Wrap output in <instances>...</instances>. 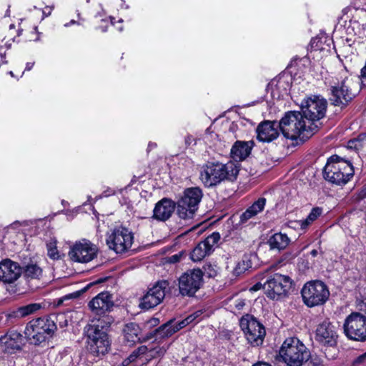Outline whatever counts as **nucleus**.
<instances>
[{"label":"nucleus","mask_w":366,"mask_h":366,"mask_svg":"<svg viewBox=\"0 0 366 366\" xmlns=\"http://www.w3.org/2000/svg\"><path fill=\"white\" fill-rule=\"evenodd\" d=\"M41 308V305L39 303H31L25 306H22L17 309L16 315L20 317H24L34 313Z\"/></svg>","instance_id":"obj_31"},{"label":"nucleus","mask_w":366,"mask_h":366,"mask_svg":"<svg viewBox=\"0 0 366 366\" xmlns=\"http://www.w3.org/2000/svg\"><path fill=\"white\" fill-rule=\"evenodd\" d=\"M257 215V214L254 212L252 209H250L249 207L247 208L246 209V211L244 212H243L241 216H240V222L241 223H245L247 222L248 220L254 218V217H256Z\"/></svg>","instance_id":"obj_40"},{"label":"nucleus","mask_w":366,"mask_h":366,"mask_svg":"<svg viewBox=\"0 0 366 366\" xmlns=\"http://www.w3.org/2000/svg\"><path fill=\"white\" fill-rule=\"evenodd\" d=\"M168 287V281L157 282L142 297L139 306L144 310H149L157 306L164 300Z\"/></svg>","instance_id":"obj_15"},{"label":"nucleus","mask_w":366,"mask_h":366,"mask_svg":"<svg viewBox=\"0 0 366 366\" xmlns=\"http://www.w3.org/2000/svg\"><path fill=\"white\" fill-rule=\"evenodd\" d=\"M189 325L188 322V320L187 318L182 320V321H179V322H174V327L176 332H178L181 329L185 327L187 325Z\"/></svg>","instance_id":"obj_42"},{"label":"nucleus","mask_w":366,"mask_h":366,"mask_svg":"<svg viewBox=\"0 0 366 366\" xmlns=\"http://www.w3.org/2000/svg\"><path fill=\"white\" fill-rule=\"evenodd\" d=\"M252 366H271V365L264 362H258L254 364Z\"/></svg>","instance_id":"obj_48"},{"label":"nucleus","mask_w":366,"mask_h":366,"mask_svg":"<svg viewBox=\"0 0 366 366\" xmlns=\"http://www.w3.org/2000/svg\"><path fill=\"white\" fill-rule=\"evenodd\" d=\"M203 282V272L199 269H189L179 278V292L182 295L193 296Z\"/></svg>","instance_id":"obj_13"},{"label":"nucleus","mask_w":366,"mask_h":366,"mask_svg":"<svg viewBox=\"0 0 366 366\" xmlns=\"http://www.w3.org/2000/svg\"><path fill=\"white\" fill-rule=\"evenodd\" d=\"M97 252L98 249L94 244L83 239L71 247L69 256L74 262H89L97 257Z\"/></svg>","instance_id":"obj_16"},{"label":"nucleus","mask_w":366,"mask_h":366,"mask_svg":"<svg viewBox=\"0 0 366 366\" xmlns=\"http://www.w3.org/2000/svg\"><path fill=\"white\" fill-rule=\"evenodd\" d=\"M266 204V199L264 197L259 198L257 201H255L249 208L252 209L254 212H255L257 214L262 212Z\"/></svg>","instance_id":"obj_37"},{"label":"nucleus","mask_w":366,"mask_h":366,"mask_svg":"<svg viewBox=\"0 0 366 366\" xmlns=\"http://www.w3.org/2000/svg\"><path fill=\"white\" fill-rule=\"evenodd\" d=\"M240 327L249 343L258 346L263 342L265 336L264 326L254 317L247 315L240 320Z\"/></svg>","instance_id":"obj_12"},{"label":"nucleus","mask_w":366,"mask_h":366,"mask_svg":"<svg viewBox=\"0 0 366 366\" xmlns=\"http://www.w3.org/2000/svg\"><path fill=\"white\" fill-rule=\"evenodd\" d=\"M22 273L19 264L9 259L0 262V281L12 283L17 280Z\"/></svg>","instance_id":"obj_19"},{"label":"nucleus","mask_w":366,"mask_h":366,"mask_svg":"<svg viewBox=\"0 0 366 366\" xmlns=\"http://www.w3.org/2000/svg\"><path fill=\"white\" fill-rule=\"evenodd\" d=\"M21 32H22V29H18V31H17V35H18V36H20V35L21 34Z\"/></svg>","instance_id":"obj_57"},{"label":"nucleus","mask_w":366,"mask_h":366,"mask_svg":"<svg viewBox=\"0 0 366 366\" xmlns=\"http://www.w3.org/2000/svg\"><path fill=\"white\" fill-rule=\"evenodd\" d=\"M252 267L251 261L247 256H244L241 260L237 262L232 273L234 276H239Z\"/></svg>","instance_id":"obj_32"},{"label":"nucleus","mask_w":366,"mask_h":366,"mask_svg":"<svg viewBox=\"0 0 366 366\" xmlns=\"http://www.w3.org/2000/svg\"><path fill=\"white\" fill-rule=\"evenodd\" d=\"M114 319L110 315H103L97 320H93L92 322L87 325L84 328L92 330L97 329L98 332H107L112 324L114 322Z\"/></svg>","instance_id":"obj_27"},{"label":"nucleus","mask_w":366,"mask_h":366,"mask_svg":"<svg viewBox=\"0 0 366 366\" xmlns=\"http://www.w3.org/2000/svg\"><path fill=\"white\" fill-rule=\"evenodd\" d=\"M259 289V285L258 284L254 285L252 288H251V290H253V291H257Z\"/></svg>","instance_id":"obj_51"},{"label":"nucleus","mask_w":366,"mask_h":366,"mask_svg":"<svg viewBox=\"0 0 366 366\" xmlns=\"http://www.w3.org/2000/svg\"><path fill=\"white\" fill-rule=\"evenodd\" d=\"M9 29H15V26H14V24H11V25L9 26Z\"/></svg>","instance_id":"obj_58"},{"label":"nucleus","mask_w":366,"mask_h":366,"mask_svg":"<svg viewBox=\"0 0 366 366\" xmlns=\"http://www.w3.org/2000/svg\"><path fill=\"white\" fill-rule=\"evenodd\" d=\"M279 127L285 138L304 140L313 135L318 126L309 124L300 112H289L281 119Z\"/></svg>","instance_id":"obj_1"},{"label":"nucleus","mask_w":366,"mask_h":366,"mask_svg":"<svg viewBox=\"0 0 366 366\" xmlns=\"http://www.w3.org/2000/svg\"><path fill=\"white\" fill-rule=\"evenodd\" d=\"M310 254H312V257H316L317 255L318 252H317V250L313 249L311 251Z\"/></svg>","instance_id":"obj_52"},{"label":"nucleus","mask_w":366,"mask_h":366,"mask_svg":"<svg viewBox=\"0 0 366 366\" xmlns=\"http://www.w3.org/2000/svg\"><path fill=\"white\" fill-rule=\"evenodd\" d=\"M176 204L171 199L164 198L158 202L153 210V217L157 220L166 221L173 214Z\"/></svg>","instance_id":"obj_22"},{"label":"nucleus","mask_w":366,"mask_h":366,"mask_svg":"<svg viewBox=\"0 0 366 366\" xmlns=\"http://www.w3.org/2000/svg\"><path fill=\"white\" fill-rule=\"evenodd\" d=\"M11 44L10 42V39H6V38H4L3 39L0 40V48H6L9 49Z\"/></svg>","instance_id":"obj_44"},{"label":"nucleus","mask_w":366,"mask_h":366,"mask_svg":"<svg viewBox=\"0 0 366 366\" xmlns=\"http://www.w3.org/2000/svg\"><path fill=\"white\" fill-rule=\"evenodd\" d=\"M292 280L289 276L274 274L264 284L267 296L271 299H277L285 296L292 287Z\"/></svg>","instance_id":"obj_14"},{"label":"nucleus","mask_w":366,"mask_h":366,"mask_svg":"<svg viewBox=\"0 0 366 366\" xmlns=\"http://www.w3.org/2000/svg\"><path fill=\"white\" fill-rule=\"evenodd\" d=\"M47 255L52 259H58L60 257L59 252L56 245V241H51L46 244Z\"/></svg>","instance_id":"obj_36"},{"label":"nucleus","mask_w":366,"mask_h":366,"mask_svg":"<svg viewBox=\"0 0 366 366\" xmlns=\"http://www.w3.org/2000/svg\"><path fill=\"white\" fill-rule=\"evenodd\" d=\"M322 214V209L320 207H315L312 209L307 217L300 222L302 228H305L310 225L312 222L316 220Z\"/></svg>","instance_id":"obj_33"},{"label":"nucleus","mask_w":366,"mask_h":366,"mask_svg":"<svg viewBox=\"0 0 366 366\" xmlns=\"http://www.w3.org/2000/svg\"><path fill=\"white\" fill-rule=\"evenodd\" d=\"M290 239L286 234L275 233L267 240V244L271 250L281 251L285 249L290 244Z\"/></svg>","instance_id":"obj_26"},{"label":"nucleus","mask_w":366,"mask_h":366,"mask_svg":"<svg viewBox=\"0 0 366 366\" xmlns=\"http://www.w3.org/2000/svg\"><path fill=\"white\" fill-rule=\"evenodd\" d=\"M212 250L203 242H200L191 253V259L194 262H199L209 254Z\"/></svg>","instance_id":"obj_29"},{"label":"nucleus","mask_w":366,"mask_h":366,"mask_svg":"<svg viewBox=\"0 0 366 366\" xmlns=\"http://www.w3.org/2000/svg\"><path fill=\"white\" fill-rule=\"evenodd\" d=\"M220 239L219 233L214 232L208 236L203 242L213 250V247L218 242Z\"/></svg>","instance_id":"obj_38"},{"label":"nucleus","mask_w":366,"mask_h":366,"mask_svg":"<svg viewBox=\"0 0 366 366\" xmlns=\"http://www.w3.org/2000/svg\"><path fill=\"white\" fill-rule=\"evenodd\" d=\"M344 332L350 340H366V316L360 312H352L345 320Z\"/></svg>","instance_id":"obj_10"},{"label":"nucleus","mask_w":366,"mask_h":366,"mask_svg":"<svg viewBox=\"0 0 366 366\" xmlns=\"http://www.w3.org/2000/svg\"><path fill=\"white\" fill-rule=\"evenodd\" d=\"M203 197L199 187L186 189L177 203V214L182 219H191L198 209L199 204Z\"/></svg>","instance_id":"obj_6"},{"label":"nucleus","mask_w":366,"mask_h":366,"mask_svg":"<svg viewBox=\"0 0 366 366\" xmlns=\"http://www.w3.org/2000/svg\"><path fill=\"white\" fill-rule=\"evenodd\" d=\"M280 357L288 366H318L308 361L310 352L305 345L296 337L286 339L280 350Z\"/></svg>","instance_id":"obj_3"},{"label":"nucleus","mask_w":366,"mask_h":366,"mask_svg":"<svg viewBox=\"0 0 366 366\" xmlns=\"http://www.w3.org/2000/svg\"><path fill=\"white\" fill-rule=\"evenodd\" d=\"M358 197L360 199H364L366 197V186L359 192Z\"/></svg>","instance_id":"obj_47"},{"label":"nucleus","mask_w":366,"mask_h":366,"mask_svg":"<svg viewBox=\"0 0 366 366\" xmlns=\"http://www.w3.org/2000/svg\"><path fill=\"white\" fill-rule=\"evenodd\" d=\"M56 329L54 321L47 317H39L27 324L24 333L33 344L39 345L52 337Z\"/></svg>","instance_id":"obj_5"},{"label":"nucleus","mask_w":366,"mask_h":366,"mask_svg":"<svg viewBox=\"0 0 366 366\" xmlns=\"http://www.w3.org/2000/svg\"><path fill=\"white\" fill-rule=\"evenodd\" d=\"M148 351L146 346H140L135 350L127 359L122 362L124 366L129 365L131 362H134L140 355L145 354Z\"/></svg>","instance_id":"obj_35"},{"label":"nucleus","mask_w":366,"mask_h":366,"mask_svg":"<svg viewBox=\"0 0 366 366\" xmlns=\"http://www.w3.org/2000/svg\"><path fill=\"white\" fill-rule=\"evenodd\" d=\"M279 123L264 121L257 128V139L263 142H270L279 136Z\"/></svg>","instance_id":"obj_21"},{"label":"nucleus","mask_w":366,"mask_h":366,"mask_svg":"<svg viewBox=\"0 0 366 366\" xmlns=\"http://www.w3.org/2000/svg\"><path fill=\"white\" fill-rule=\"evenodd\" d=\"M337 331L335 327L328 320L320 323L315 333V340L325 346H333L337 342Z\"/></svg>","instance_id":"obj_18"},{"label":"nucleus","mask_w":366,"mask_h":366,"mask_svg":"<svg viewBox=\"0 0 366 366\" xmlns=\"http://www.w3.org/2000/svg\"><path fill=\"white\" fill-rule=\"evenodd\" d=\"M282 83H284L281 79H280L277 81V86H280V84H282Z\"/></svg>","instance_id":"obj_56"},{"label":"nucleus","mask_w":366,"mask_h":366,"mask_svg":"<svg viewBox=\"0 0 366 366\" xmlns=\"http://www.w3.org/2000/svg\"><path fill=\"white\" fill-rule=\"evenodd\" d=\"M1 342L4 344V350L8 353H13L20 350L24 344V337L17 332H11L3 339Z\"/></svg>","instance_id":"obj_24"},{"label":"nucleus","mask_w":366,"mask_h":366,"mask_svg":"<svg viewBox=\"0 0 366 366\" xmlns=\"http://www.w3.org/2000/svg\"><path fill=\"white\" fill-rule=\"evenodd\" d=\"M113 306L112 295L108 292L99 293L89 302V307L97 315L109 311Z\"/></svg>","instance_id":"obj_20"},{"label":"nucleus","mask_w":366,"mask_h":366,"mask_svg":"<svg viewBox=\"0 0 366 366\" xmlns=\"http://www.w3.org/2000/svg\"><path fill=\"white\" fill-rule=\"evenodd\" d=\"M327 102L320 96H311L301 103V113L309 124L317 125L316 122L325 115Z\"/></svg>","instance_id":"obj_9"},{"label":"nucleus","mask_w":366,"mask_h":366,"mask_svg":"<svg viewBox=\"0 0 366 366\" xmlns=\"http://www.w3.org/2000/svg\"><path fill=\"white\" fill-rule=\"evenodd\" d=\"M86 1H87V2H89V0H86Z\"/></svg>","instance_id":"obj_59"},{"label":"nucleus","mask_w":366,"mask_h":366,"mask_svg":"<svg viewBox=\"0 0 366 366\" xmlns=\"http://www.w3.org/2000/svg\"><path fill=\"white\" fill-rule=\"evenodd\" d=\"M169 346L167 347H155L152 350H150L149 351V357H152V358H156V357H161L162 355H164V353L166 352L167 348H168Z\"/></svg>","instance_id":"obj_39"},{"label":"nucleus","mask_w":366,"mask_h":366,"mask_svg":"<svg viewBox=\"0 0 366 366\" xmlns=\"http://www.w3.org/2000/svg\"><path fill=\"white\" fill-rule=\"evenodd\" d=\"M84 328L88 351L96 357L107 354L110 349V340L107 332H98L97 329Z\"/></svg>","instance_id":"obj_11"},{"label":"nucleus","mask_w":366,"mask_h":366,"mask_svg":"<svg viewBox=\"0 0 366 366\" xmlns=\"http://www.w3.org/2000/svg\"><path fill=\"white\" fill-rule=\"evenodd\" d=\"M354 174L352 164L337 155L330 157L324 168V177L335 184H346Z\"/></svg>","instance_id":"obj_4"},{"label":"nucleus","mask_w":366,"mask_h":366,"mask_svg":"<svg viewBox=\"0 0 366 366\" xmlns=\"http://www.w3.org/2000/svg\"><path fill=\"white\" fill-rule=\"evenodd\" d=\"M176 332L174 327V319H172L155 330V335L160 337L172 336Z\"/></svg>","instance_id":"obj_30"},{"label":"nucleus","mask_w":366,"mask_h":366,"mask_svg":"<svg viewBox=\"0 0 366 366\" xmlns=\"http://www.w3.org/2000/svg\"><path fill=\"white\" fill-rule=\"evenodd\" d=\"M244 305V303L243 302H242L241 303H239L238 305H237V307L239 310V309H241Z\"/></svg>","instance_id":"obj_54"},{"label":"nucleus","mask_w":366,"mask_h":366,"mask_svg":"<svg viewBox=\"0 0 366 366\" xmlns=\"http://www.w3.org/2000/svg\"><path fill=\"white\" fill-rule=\"evenodd\" d=\"M156 147H157V144L156 143L150 142L148 144L147 150L149 151V150L152 149L153 148H155Z\"/></svg>","instance_id":"obj_49"},{"label":"nucleus","mask_w":366,"mask_h":366,"mask_svg":"<svg viewBox=\"0 0 366 366\" xmlns=\"http://www.w3.org/2000/svg\"><path fill=\"white\" fill-rule=\"evenodd\" d=\"M75 23H76V21H75L74 20H71L69 23L66 24H65V26H70V25H71V24H75Z\"/></svg>","instance_id":"obj_55"},{"label":"nucleus","mask_w":366,"mask_h":366,"mask_svg":"<svg viewBox=\"0 0 366 366\" xmlns=\"http://www.w3.org/2000/svg\"><path fill=\"white\" fill-rule=\"evenodd\" d=\"M351 81L348 79H344L341 83L331 87L332 103L341 108L347 105L355 96V94L351 89Z\"/></svg>","instance_id":"obj_17"},{"label":"nucleus","mask_w":366,"mask_h":366,"mask_svg":"<svg viewBox=\"0 0 366 366\" xmlns=\"http://www.w3.org/2000/svg\"><path fill=\"white\" fill-rule=\"evenodd\" d=\"M304 303L309 307L324 305L330 297L327 285L318 280L306 283L301 291Z\"/></svg>","instance_id":"obj_7"},{"label":"nucleus","mask_w":366,"mask_h":366,"mask_svg":"<svg viewBox=\"0 0 366 366\" xmlns=\"http://www.w3.org/2000/svg\"><path fill=\"white\" fill-rule=\"evenodd\" d=\"M33 64H34L28 63V64H26V69L30 70V69H31V67L33 66Z\"/></svg>","instance_id":"obj_53"},{"label":"nucleus","mask_w":366,"mask_h":366,"mask_svg":"<svg viewBox=\"0 0 366 366\" xmlns=\"http://www.w3.org/2000/svg\"><path fill=\"white\" fill-rule=\"evenodd\" d=\"M366 146V134H360L357 138L351 139L347 143V147L355 150H360Z\"/></svg>","instance_id":"obj_34"},{"label":"nucleus","mask_w":366,"mask_h":366,"mask_svg":"<svg viewBox=\"0 0 366 366\" xmlns=\"http://www.w3.org/2000/svg\"><path fill=\"white\" fill-rule=\"evenodd\" d=\"M141 330L135 322H129L124 325L122 329V335L124 342L129 346L140 342Z\"/></svg>","instance_id":"obj_25"},{"label":"nucleus","mask_w":366,"mask_h":366,"mask_svg":"<svg viewBox=\"0 0 366 366\" xmlns=\"http://www.w3.org/2000/svg\"><path fill=\"white\" fill-rule=\"evenodd\" d=\"M195 144V139L192 136V135H187L186 137H185V144L187 146H189L192 143Z\"/></svg>","instance_id":"obj_46"},{"label":"nucleus","mask_w":366,"mask_h":366,"mask_svg":"<svg viewBox=\"0 0 366 366\" xmlns=\"http://www.w3.org/2000/svg\"><path fill=\"white\" fill-rule=\"evenodd\" d=\"M105 280V279H99L98 280H97L96 282H94L92 283H90L88 287H89L90 285H94V284H97V283H101V282H103Z\"/></svg>","instance_id":"obj_50"},{"label":"nucleus","mask_w":366,"mask_h":366,"mask_svg":"<svg viewBox=\"0 0 366 366\" xmlns=\"http://www.w3.org/2000/svg\"><path fill=\"white\" fill-rule=\"evenodd\" d=\"M202 312L200 310H199V311H197V312H194L193 314L189 315L188 317H187L186 318H187V320H188L189 324L195 321L196 319L202 315Z\"/></svg>","instance_id":"obj_43"},{"label":"nucleus","mask_w":366,"mask_h":366,"mask_svg":"<svg viewBox=\"0 0 366 366\" xmlns=\"http://www.w3.org/2000/svg\"><path fill=\"white\" fill-rule=\"evenodd\" d=\"M184 255V252H180L177 254H175L174 255H172L170 257H168V262L169 263H177L178 262H179L182 257V256Z\"/></svg>","instance_id":"obj_41"},{"label":"nucleus","mask_w":366,"mask_h":366,"mask_svg":"<svg viewBox=\"0 0 366 366\" xmlns=\"http://www.w3.org/2000/svg\"><path fill=\"white\" fill-rule=\"evenodd\" d=\"M22 272L26 278L39 280L42 276L43 270L38 263L31 259L29 262L24 265Z\"/></svg>","instance_id":"obj_28"},{"label":"nucleus","mask_w":366,"mask_h":366,"mask_svg":"<svg viewBox=\"0 0 366 366\" xmlns=\"http://www.w3.org/2000/svg\"><path fill=\"white\" fill-rule=\"evenodd\" d=\"M239 173V167L233 162L226 164L220 162H209L203 166L199 179L208 187H213L227 179L233 181Z\"/></svg>","instance_id":"obj_2"},{"label":"nucleus","mask_w":366,"mask_h":366,"mask_svg":"<svg viewBox=\"0 0 366 366\" xmlns=\"http://www.w3.org/2000/svg\"><path fill=\"white\" fill-rule=\"evenodd\" d=\"M254 144L253 141H237L231 149V157L236 162L244 160L250 154Z\"/></svg>","instance_id":"obj_23"},{"label":"nucleus","mask_w":366,"mask_h":366,"mask_svg":"<svg viewBox=\"0 0 366 366\" xmlns=\"http://www.w3.org/2000/svg\"><path fill=\"white\" fill-rule=\"evenodd\" d=\"M134 242V234L125 227H117L108 232L106 243L110 249L117 254L129 251Z\"/></svg>","instance_id":"obj_8"},{"label":"nucleus","mask_w":366,"mask_h":366,"mask_svg":"<svg viewBox=\"0 0 366 366\" xmlns=\"http://www.w3.org/2000/svg\"><path fill=\"white\" fill-rule=\"evenodd\" d=\"M365 360H366V352L360 355L359 357H357L355 359V360H354L353 362H354V364L357 365V364L363 362Z\"/></svg>","instance_id":"obj_45"}]
</instances>
